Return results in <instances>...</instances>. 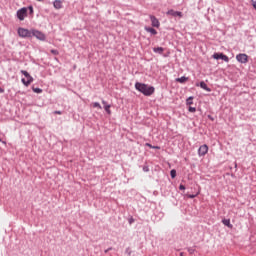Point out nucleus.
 Returning <instances> with one entry per match:
<instances>
[{"label": "nucleus", "instance_id": "obj_17", "mask_svg": "<svg viewBox=\"0 0 256 256\" xmlns=\"http://www.w3.org/2000/svg\"><path fill=\"white\" fill-rule=\"evenodd\" d=\"M189 78L182 76L180 78H177L176 81L177 83H185V81H187Z\"/></svg>", "mask_w": 256, "mask_h": 256}, {"label": "nucleus", "instance_id": "obj_27", "mask_svg": "<svg viewBox=\"0 0 256 256\" xmlns=\"http://www.w3.org/2000/svg\"><path fill=\"white\" fill-rule=\"evenodd\" d=\"M51 53H52L53 55H59V51H57V50H51Z\"/></svg>", "mask_w": 256, "mask_h": 256}, {"label": "nucleus", "instance_id": "obj_21", "mask_svg": "<svg viewBox=\"0 0 256 256\" xmlns=\"http://www.w3.org/2000/svg\"><path fill=\"white\" fill-rule=\"evenodd\" d=\"M146 147H149V149H161V147H159V146H153V145H151V144H149V143H146Z\"/></svg>", "mask_w": 256, "mask_h": 256}, {"label": "nucleus", "instance_id": "obj_23", "mask_svg": "<svg viewBox=\"0 0 256 256\" xmlns=\"http://www.w3.org/2000/svg\"><path fill=\"white\" fill-rule=\"evenodd\" d=\"M187 251H188V253H189L190 255H193V253H195V248H193V247H188V248H187Z\"/></svg>", "mask_w": 256, "mask_h": 256}, {"label": "nucleus", "instance_id": "obj_18", "mask_svg": "<svg viewBox=\"0 0 256 256\" xmlns=\"http://www.w3.org/2000/svg\"><path fill=\"white\" fill-rule=\"evenodd\" d=\"M170 176H171L172 179H175V177H177V171L175 169H172L170 171Z\"/></svg>", "mask_w": 256, "mask_h": 256}, {"label": "nucleus", "instance_id": "obj_25", "mask_svg": "<svg viewBox=\"0 0 256 256\" xmlns=\"http://www.w3.org/2000/svg\"><path fill=\"white\" fill-rule=\"evenodd\" d=\"M188 111H189L190 113H195V111H197V108L190 106V107L188 108Z\"/></svg>", "mask_w": 256, "mask_h": 256}, {"label": "nucleus", "instance_id": "obj_1", "mask_svg": "<svg viewBox=\"0 0 256 256\" xmlns=\"http://www.w3.org/2000/svg\"><path fill=\"white\" fill-rule=\"evenodd\" d=\"M135 89L136 91H139L144 95L145 97H151L153 93H155V87L149 86L148 84L136 82L135 83Z\"/></svg>", "mask_w": 256, "mask_h": 256}, {"label": "nucleus", "instance_id": "obj_5", "mask_svg": "<svg viewBox=\"0 0 256 256\" xmlns=\"http://www.w3.org/2000/svg\"><path fill=\"white\" fill-rule=\"evenodd\" d=\"M18 35L22 38L31 37V30L25 28H18Z\"/></svg>", "mask_w": 256, "mask_h": 256}, {"label": "nucleus", "instance_id": "obj_2", "mask_svg": "<svg viewBox=\"0 0 256 256\" xmlns=\"http://www.w3.org/2000/svg\"><path fill=\"white\" fill-rule=\"evenodd\" d=\"M21 73L27 79V80H25V78H22L21 81H22L23 85H25V87H29V85L33 83V76L31 74H29V72H27V70H21Z\"/></svg>", "mask_w": 256, "mask_h": 256}, {"label": "nucleus", "instance_id": "obj_10", "mask_svg": "<svg viewBox=\"0 0 256 256\" xmlns=\"http://www.w3.org/2000/svg\"><path fill=\"white\" fill-rule=\"evenodd\" d=\"M150 20H151V23H152V27H157V28L160 27L161 23L159 22L157 17H155L153 15H150Z\"/></svg>", "mask_w": 256, "mask_h": 256}, {"label": "nucleus", "instance_id": "obj_7", "mask_svg": "<svg viewBox=\"0 0 256 256\" xmlns=\"http://www.w3.org/2000/svg\"><path fill=\"white\" fill-rule=\"evenodd\" d=\"M208 151H209V146H207V144L200 146L198 149L199 157H205V155H207Z\"/></svg>", "mask_w": 256, "mask_h": 256}, {"label": "nucleus", "instance_id": "obj_34", "mask_svg": "<svg viewBox=\"0 0 256 256\" xmlns=\"http://www.w3.org/2000/svg\"><path fill=\"white\" fill-rule=\"evenodd\" d=\"M3 140H1V138H0V143L2 142Z\"/></svg>", "mask_w": 256, "mask_h": 256}, {"label": "nucleus", "instance_id": "obj_8", "mask_svg": "<svg viewBox=\"0 0 256 256\" xmlns=\"http://www.w3.org/2000/svg\"><path fill=\"white\" fill-rule=\"evenodd\" d=\"M236 60L238 63L245 64L249 62V56H247V54H238L236 55Z\"/></svg>", "mask_w": 256, "mask_h": 256}, {"label": "nucleus", "instance_id": "obj_6", "mask_svg": "<svg viewBox=\"0 0 256 256\" xmlns=\"http://www.w3.org/2000/svg\"><path fill=\"white\" fill-rule=\"evenodd\" d=\"M212 57L213 59H216V60L221 59L222 61H225V63H229V56L223 53H214Z\"/></svg>", "mask_w": 256, "mask_h": 256}, {"label": "nucleus", "instance_id": "obj_32", "mask_svg": "<svg viewBox=\"0 0 256 256\" xmlns=\"http://www.w3.org/2000/svg\"><path fill=\"white\" fill-rule=\"evenodd\" d=\"M0 93H5V89L0 87Z\"/></svg>", "mask_w": 256, "mask_h": 256}, {"label": "nucleus", "instance_id": "obj_20", "mask_svg": "<svg viewBox=\"0 0 256 256\" xmlns=\"http://www.w3.org/2000/svg\"><path fill=\"white\" fill-rule=\"evenodd\" d=\"M93 107L96 109H103V107H101V104L99 102H94Z\"/></svg>", "mask_w": 256, "mask_h": 256}, {"label": "nucleus", "instance_id": "obj_29", "mask_svg": "<svg viewBox=\"0 0 256 256\" xmlns=\"http://www.w3.org/2000/svg\"><path fill=\"white\" fill-rule=\"evenodd\" d=\"M143 171H144L145 173H147V172L149 171V167H144V168H143Z\"/></svg>", "mask_w": 256, "mask_h": 256}, {"label": "nucleus", "instance_id": "obj_24", "mask_svg": "<svg viewBox=\"0 0 256 256\" xmlns=\"http://www.w3.org/2000/svg\"><path fill=\"white\" fill-rule=\"evenodd\" d=\"M34 93H43V89L41 88H32Z\"/></svg>", "mask_w": 256, "mask_h": 256}, {"label": "nucleus", "instance_id": "obj_15", "mask_svg": "<svg viewBox=\"0 0 256 256\" xmlns=\"http://www.w3.org/2000/svg\"><path fill=\"white\" fill-rule=\"evenodd\" d=\"M144 29L147 31V33H151V35H157V30H155V28L146 26Z\"/></svg>", "mask_w": 256, "mask_h": 256}, {"label": "nucleus", "instance_id": "obj_30", "mask_svg": "<svg viewBox=\"0 0 256 256\" xmlns=\"http://www.w3.org/2000/svg\"><path fill=\"white\" fill-rule=\"evenodd\" d=\"M112 249H113V248L110 247V248L106 249V250L104 251V253H109V251H111Z\"/></svg>", "mask_w": 256, "mask_h": 256}, {"label": "nucleus", "instance_id": "obj_14", "mask_svg": "<svg viewBox=\"0 0 256 256\" xmlns=\"http://www.w3.org/2000/svg\"><path fill=\"white\" fill-rule=\"evenodd\" d=\"M223 225H225L226 227H229V229H233V224H231V220L229 219H223L222 220Z\"/></svg>", "mask_w": 256, "mask_h": 256}, {"label": "nucleus", "instance_id": "obj_3", "mask_svg": "<svg viewBox=\"0 0 256 256\" xmlns=\"http://www.w3.org/2000/svg\"><path fill=\"white\" fill-rule=\"evenodd\" d=\"M31 37H36V39H39V41H45V39H47L43 32L35 29L31 30Z\"/></svg>", "mask_w": 256, "mask_h": 256}, {"label": "nucleus", "instance_id": "obj_11", "mask_svg": "<svg viewBox=\"0 0 256 256\" xmlns=\"http://www.w3.org/2000/svg\"><path fill=\"white\" fill-rule=\"evenodd\" d=\"M102 105L104 106V110L108 115H111V105L107 104V101L102 100Z\"/></svg>", "mask_w": 256, "mask_h": 256}, {"label": "nucleus", "instance_id": "obj_9", "mask_svg": "<svg viewBox=\"0 0 256 256\" xmlns=\"http://www.w3.org/2000/svg\"><path fill=\"white\" fill-rule=\"evenodd\" d=\"M166 15H171V17H183V13L175 10H168Z\"/></svg>", "mask_w": 256, "mask_h": 256}, {"label": "nucleus", "instance_id": "obj_31", "mask_svg": "<svg viewBox=\"0 0 256 256\" xmlns=\"http://www.w3.org/2000/svg\"><path fill=\"white\" fill-rule=\"evenodd\" d=\"M54 113H55V115H61L62 112L61 111H55Z\"/></svg>", "mask_w": 256, "mask_h": 256}, {"label": "nucleus", "instance_id": "obj_16", "mask_svg": "<svg viewBox=\"0 0 256 256\" xmlns=\"http://www.w3.org/2000/svg\"><path fill=\"white\" fill-rule=\"evenodd\" d=\"M163 51H165V48L163 47H155L153 48L154 53H158L159 55H163Z\"/></svg>", "mask_w": 256, "mask_h": 256}, {"label": "nucleus", "instance_id": "obj_36", "mask_svg": "<svg viewBox=\"0 0 256 256\" xmlns=\"http://www.w3.org/2000/svg\"><path fill=\"white\" fill-rule=\"evenodd\" d=\"M37 1H43V0H37Z\"/></svg>", "mask_w": 256, "mask_h": 256}, {"label": "nucleus", "instance_id": "obj_13", "mask_svg": "<svg viewBox=\"0 0 256 256\" xmlns=\"http://www.w3.org/2000/svg\"><path fill=\"white\" fill-rule=\"evenodd\" d=\"M200 87H201V89H204V91H207L208 93H211V88H209L207 86V83H205V81L200 82Z\"/></svg>", "mask_w": 256, "mask_h": 256}, {"label": "nucleus", "instance_id": "obj_22", "mask_svg": "<svg viewBox=\"0 0 256 256\" xmlns=\"http://www.w3.org/2000/svg\"><path fill=\"white\" fill-rule=\"evenodd\" d=\"M197 195H199V192H197L196 194H188L187 197H188V199H195V197H197Z\"/></svg>", "mask_w": 256, "mask_h": 256}, {"label": "nucleus", "instance_id": "obj_28", "mask_svg": "<svg viewBox=\"0 0 256 256\" xmlns=\"http://www.w3.org/2000/svg\"><path fill=\"white\" fill-rule=\"evenodd\" d=\"M28 10H29V12H30L31 14H33V6H29V7H28Z\"/></svg>", "mask_w": 256, "mask_h": 256}, {"label": "nucleus", "instance_id": "obj_33", "mask_svg": "<svg viewBox=\"0 0 256 256\" xmlns=\"http://www.w3.org/2000/svg\"><path fill=\"white\" fill-rule=\"evenodd\" d=\"M180 256H183V252L180 253Z\"/></svg>", "mask_w": 256, "mask_h": 256}, {"label": "nucleus", "instance_id": "obj_19", "mask_svg": "<svg viewBox=\"0 0 256 256\" xmlns=\"http://www.w3.org/2000/svg\"><path fill=\"white\" fill-rule=\"evenodd\" d=\"M186 105H193V96H190L189 98H187Z\"/></svg>", "mask_w": 256, "mask_h": 256}, {"label": "nucleus", "instance_id": "obj_35", "mask_svg": "<svg viewBox=\"0 0 256 256\" xmlns=\"http://www.w3.org/2000/svg\"><path fill=\"white\" fill-rule=\"evenodd\" d=\"M235 167H237V163H235Z\"/></svg>", "mask_w": 256, "mask_h": 256}, {"label": "nucleus", "instance_id": "obj_26", "mask_svg": "<svg viewBox=\"0 0 256 256\" xmlns=\"http://www.w3.org/2000/svg\"><path fill=\"white\" fill-rule=\"evenodd\" d=\"M179 189H180V191H185V185L180 184Z\"/></svg>", "mask_w": 256, "mask_h": 256}, {"label": "nucleus", "instance_id": "obj_12", "mask_svg": "<svg viewBox=\"0 0 256 256\" xmlns=\"http://www.w3.org/2000/svg\"><path fill=\"white\" fill-rule=\"evenodd\" d=\"M53 5L55 9H63V2L61 0H55Z\"/></svg>", "mask_w": 256, "mask_h": 256}, {"label": "nucleus", "instance_id": "obj_4", "mask_svg": "<svg viewBox=\"0 0 256 256\" xmlns=\"http://www.w3.org/2000/svg\"><path fill=\"white\" fill-rule=\"evenodd\" d=\"M16 16L19 19V21H25V17H27V8L23 7L21 9H19L16 12Z\"/></svg>", "mask_w": 256, "mask_h": 256}]
</instances>
